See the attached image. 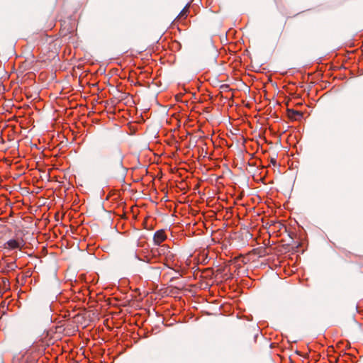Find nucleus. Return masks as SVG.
I'll list each match as a JSON object with an SVG mask.
<instances>
[{"label":"nucleus","mask_w":363,"mask_h":363,"mask_svg":"<svg viewBox=\"0 0 363 363\" xmlns=\"http://www.w3.org/2000/svg\"><path fill=\"white\" fill-rule=\"evenodd\" d=\"M155 255L156 253L160 256H164V262L165 264L172 267L173 265L174 255L169 250V247L167 245H160L155 250H152Z\"/></svg>","instance_id":"f257e3e1"},{"label":"nucleus","mask_w":363,"mask_h":363,"mask_svg":"<svg viewBox=\"0 0 363 363\" xmlns=\"http://www.w3.org/2000/svg\"><path fill=\"white\" fill-rule=\"evenodd\" d=\"M25 245V242L23 238H17L11 239L4 244V247L8 250H21Z\"/></svg>","instance_id":"f03ea898"},{"label":"nucleus","mask_w":363,"mask_h":363,"mask_svg":"<svg viewBox=\"0 0 363 363\" xmlns=\"http://www.w3.org/2000/svg\"><path fill=\"white\" fill-rule=\"evenodd\" d=\"M167 239V235L164 230H157L153 237L154 243L157 245H160Z\"/></svg>","instance_id":"7ed1b4c3"},{"label":"nucleus","mask_w":363,"mask_h":363,"mask_svg":"<svg viewBox=\"0 0 363 363\" xmlns=\"http://www.w3.org/2000/svg\"><path fill=\"white\" fill-rule=\"evenodd\" d=\"M287 116L291 120L297 121L303 117V113L294 109H287Z\"/></svg>","instance_id":"20e7f679"},{"label":"nucleus","mask_w":363,"mask_h":363,"mask_svg":"<svg viewBox=\"0 0 363 363\" xmlns=\"http://www.w3.org/2000/svg\"><path fill=\"white\" fill-rule=\"evenodd\" d=\"M189 14V5H186L179 13L178 18H186Z\"/></svg>","instance_id":"39448f33"},{"label":"nucleus","mask_w":363,"mask_h":363,"mask_svg":"<svg viewBox=\"0 0 363 363\" xmlns=\"http://www.w3.org/2000/svg\"><path fill=\"white\" fill-rule=\"evenodd\" d=\"M3 284H4V286L6 289H9V280L6 279H3L1 280Z\"/></svg>","instance_id":"423d86ee"},{"label":"nucleus","mask_w":363,"mask_h":363,"mask_svg":"<svg viewBox=\"0 0 363 363\" xmlns=\"http://www.w3.org/2000/svg\"><path fill=\"white\" fill-rule=\"evenodd\" d=\"M46 345H48V343H46V344H44L43 341H42V345H40V346L42 347V348L44 350L45 349V347Z\"/></svg>","instance_id":"0eeeda50"}]
</instances>
